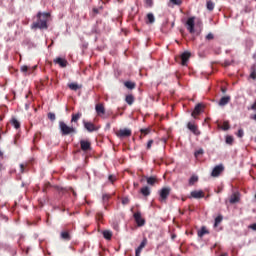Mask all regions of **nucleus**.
<instances>
[{
  "mask_svg": "<svg viewBox=\"0 0 256 256\" xmlns=\"http://www.w3.org/2000/svg\"><path fill=\"white\" fill-rule=\"evenodd\" d=\"M49 18H50L49 13L38 12L37 13V21L32 23L31 29H40V30L47 29V22L49 21Z\"/></svg>",
  "mask_w": 256,
  "mask_h": 256,
  "instance_id": "1",
  "label": "nucleus"
},
{
  "mask_svg": "<svg viewBox=\"0 0 256 256\" xmlns=\"http://www.w3.org/2000/svg\"><path fill=\"white\" fill-rule=\"evenodd\" d=\"M59 129L62 136H67L72 133L74 134L77 133V130L74 127L68 126L67 124H65L64 121L59 122Z\"/></svg>",
  "mask_w": 256,
  "mask_h": 256,
  "instance_id": "2",
  "label": "nucleus"
},
{
  "mask_svg": "<svg viewBox=\"0 0 256 256\" xmlns=\"http://www.w3.org/2000/svg\"><path fill=\"white\" fill-rule=\"evenodd\" d=\"M171 193V188L169 187H163L162 189H160L159 191V201L161 203H165L169 197V194Z\"/></svg>",
  "mask_w": 256,
  "mask_h": 256,
  "instance_id": "3",
  "label": "nucleus"
},
{
  "mask_svg": "<svg viewBox=\"0 0 256 256\" xmlns=\"http://www.w3.org/2000/svg\"><path fill=\"white\" fill-rule=\"evenodd\" d=\"M116 136H118L119 139H124L131 136V130L130 129H121L118 132H116Z\"/></svg>",
  "mask_w": 256,
  "mask_h": 256,
  "instance_id": "4",
  "label": "nucleus"
},
{
  "mask_svg": "<svg viewBox=\"0 0 256 256\" xmlns=\"http://www.w3.org/2000/svg\"><path fill=\"white\" fill-rule=\"evenodd\" d=\"M134 220H135V223H137L138 227L145 226V219L141 218V213L140 212H137V213L134 214Z\"/></svg>",
  "mask_w": 256,
  "mask_h": 256,
  "instance_id": "5",
  "label": "nucleus"
},
{
  "mask_svg": "<svg viewBox=\"0 0 256 256\" xmlns=\"http://www.w3.org/2000/svg\"><path fill=\"white\" fill-rule=\"evenodd\" d=\"M195 18L194 17H190L188 18L187 22L185 23V25L187 26V30L189 33L193 34L194 33V23Z\"/></svg>",
  "mask_w": 256,
  "mask_h": 256,
  "instance_id": "6",
  "label": "nucleus"
},
{
  "mask_svg": "<svg viewBox=\"0 0 256 256\" xmlns=\"http://www.w3.org/2000/svg\"><path fill=\"white\" fill-rule=\"evenodd\" d=\"M222 171H224V166L223 165H217L212 169L211 176L212 177H219L221 175Z\"/></svg>",
  "mask_w": 256,
  "mask_h": 256,
  "instance_id": "7",
  "label": "nucleus"
},
{
  "mask_svg": "<svg viewBox=\"0 0 256 256\" xmlns=\"http://www.w3.org/2000/svg\"><path fill=\"white\" fill-rule=\"evenodd\" d=\"M84 129L87 130L89 133H93L97 131L95 124H93L92 122H86V121H84Z\"/></svg>",
  "mask_w": 256,
  "mask_h": 256,
  "instance_id": "8",
  "label": "nucleus"
},
{
  "mask_svg": "<svg viewBox=\"0 0 256 256\" xmlns=\"http://www.w3.org/2000/svg\"><path fill=\"white\" fill-rule=\"evenodd\" d=\"M191 54L190 52H184L181 54V65L186 66L187 62L189 61Z\"/></svg>",
  "mask_w": 256,
  "mask_h": 256,
  "instance_id": "9",
  "label": "nucleus"
},
{
  "mask_svg": "<svg viewBox=\"0 0 256 256\" xmlns=\"http://www.w3.org/2000/svg\"><path fill=\"white\" fill-rule=\"evenodd\" d=\"M95 109H96L97 116L102 117V115L105 114V107L103 106L102 103L96 104Z\"/></svg>",
  "mask_w": 256,
  "mask_h": 256,
  "instance_id": "10",
  "label": "nucleus"
},
{
  "mask_svg": "<svg viewBox=\"0 0 256 256\" xmlns=\"http://www.w3.org/2000/svg\"><path fill=\"white\" fill-rule=\"evenodd\" d=\"M191 198L193 199H202L204 197L203 191L202 190H194L193 192L190 193Z\"/></svg>",
  "mask_w": 256,
  "mask_h": 256,
  "instance_id": "11",
  "label": "nucleus"
},
{
  "mask_svg": "<svg viewBox=\"0 0 256 256\" xmlns=\"http://www.w3.org/2000/svg\"><path fill=\"white\" fill-rule=\"evenodd\" d=\"M187 127H188V130L193 132L194 135H200V132L197 130V126L194 125L193 123L188 122Z\"/></svg>",
  "mask_w": 256,
  "mask_h": 256,
  "instance_id": "12",
  "label": "nucleus"
},
{
  "mask_svg": "<svg viewBox=\"0 0 256 256\" xmlns=\"http://www.w3.org/2000/svg\"><path fill=\"white\" fill-rule=\"evenodd\" d=\"M146 245H147V239L144 238L143 241L140 243V246H138V248L135 249V255H140L141 250H143V248H145Z\"/></svg>",
  "mask_w": 256,
  "mask_h": 256,
  "instance_id": "13",
  "label": "nucleus"
},
{
  "mask_svg": "<svg viewBox=\"0 0 256 256\" xmlns=\"http://www.w3.org/2000/svg\"><path fill=\"white\" fill-rule=\"evenodd\" d=\"M231 97L230 96H225L222 97L221 100H219L218 105L220 107H224L225 105H227L228 103H230Z\"/></svg>",
  "mask_w": 256,
  "mask_h": 256,
  "instance_id": "14",
  "label": "nucleus"
},
{
  "mask_svg": "<svg viewBox=\"0 0 256 256\" xmlns=\"http://www.w3.org/2000/svg\"><path fill=\"white\" fill-rule=\"evenodd\" d=\"M144 178H146V182L147 185L149 186H154L157 182L156 177L155 176H144Z\"/></svg>",
  "mask_w": 256,
  "mask_h": 256,
  "instance_id": "15",
  "label": "nucleus"
},
{
  "mask_svg": "<svg viewBox=\"0 0 256 256\" xmlns=\"http://www.w3.org/2000/svg\"><path fill=\"white\" fill-rule=\"evenodd\" d=\"M54 63L58 64L62 68L67 67V60H65L64 58H56V60H54Z\"/></svg>",
  "mask_w": 256,
  "mask_h": 256,
  "instance_id": "16",
  "label": "nucleus"
},
{
  "mask_svg": "<svg viewBox=\"0 0 256 256\" xmlns=\"http://www.w3.org/2000/svg\"><path fill=\"white\" fill-rule=\"evenodd\" d=\"M240 201V197H239V194H232L231 197L229 198V203L231 204H236V203H239Z\"/></svg>",
  "mask_w": 256,
  "mask_h": 256,
  "instance_id": "17",
  "label": "nucleus"
},
{
  "mask_svg": "<svg viewBox=\"0 0 256 256\" xmlns=\"http://www.w3.org/2000/svg\"><path fill=\"white\" fill-rule=\"evenodd\" d=\"M80 146H81V150H82V151L90 150V142L81 140Z\"/></svg>",
  "mask_w": 256,
  "mask_h": 256,
  "instance_id": "18",
  "label": "nucleus"
},
{
  "mask_svg": "<svg viewBox=\"0 0 256 256\" xmlns=\"http://www.w3.org/2000/svg\"><path fill=\"white\" fill-rule=\"evenodd\" d=\"M141 195L144 197H149L150 196V188L149 186H144L143 188L140 189Z\"/></svg>",
  "mask_w": 256,
  "mask_h": 256,
  "instance_id": "19",
  "label": "nucleus"
},
{
  "mask_svg": "<svg viewBox=\"0 0 256 256\" xmlns=\"http://www.w3.org/2000/svg\"><path fill=\"white\" fill-rule=\"evenodd\" d=\"M202 110V104H197L196 108H194L193 113H191V116L199 115Z\"/></svg>",
  "mask_w": 256,
  "mask_h": 256,
  "instance_id": "20",
  "label": "nucleus"
},
{
  "mask_svg": "<svg viewBox=\"0 0 256 256\" xmlns=\"http://www.w3.org/2000/svg\"><path fill=\"white\" fill-rule=\"evenodd\" d=\"M60 238L65 240V241H69L71 239L69 233L67 231H62L60 233Z\"/></svg>",
  "mask_w": 256,
  "mask_h": 256,
  "instance_id": "21",
  "label": "nucleus"
},
{
  "mask_svg": "<svg viewBox=\"0 0 256 256\" xmlns=\"http://www.w3.org/2000/svg\"><path fill=\"white\" fill-rule=\"evenodd\" d=\"M125 102H127L128 105H133L134 103V97L133 95H127V97H125Z\"/></svg>",
  "mask_w": 256,
  "mask_h": 256,
  "instance_id": "22",
  "label": "nucleus"
},
{
  "mask_svg": "<svg viewBox=\"0 0 256 256\" xmlns=\"http://www.w3.org/2000/svg\"><path fill=\"white\" fill-rule=\"evenodd\" d=\"M103 237H104V239H106V240H111V238H112V232H111V231H108V230L103 231Z\"/></svg>",
  "mask_w": 256,
  "mask_h": 256,
  "instance_id": "23",
  "label": "nucleus"
},
{
  "mask_svg": "<svg viewBox=\"0 0 256 256\" xmlns=\"http://www.w3.org/2000/svg\"><path fill=\"white\" fill-rule=\"evenodd\" d=\"M125 87L130 89V90H133L134 88H136V84L134 82H130V81H127L125 82Z\"/></svg>",
  "mask_w": 256,
  "mask_h": 256,
  "instance_id": "24",
  "label": "nucleus"
},
{
  "mask_svg": "<svg viewBox=\"0 0 256 256\" xmlns=\"http://www.w3.org/2000/svg\"><path fill=\"white\" fill-rule=\"evenodd\" d=\"M10 123L12 124L13 128L19 129L20 124H19V121H18L16 118H12V120L10 121Z\"/></svg>",
  "mask_w": 256,
  "mask_h": 256,
  "instance_id": "25",
  "label": "nucleus"
},
{
  "mask_svg": "<svg viewBox=\"0 0 256 256\" xmlns=\"http://www.w3.org/2000/svg\"><path fill=\"white\" fill-rule=\"evenodd\" d=\"M208 233H209L208 230H206L205 227H202V229H200V231L197 232V235H198L199 237H203V236H205V235L208 234Z\"/></svg>",
  "mask_w": 256,
  "mask_h": 256,
  "instance_id": "26",
  "label": "nucleus"
},
{
  "mask_svg": "<svg viewBox=\"0 0 256 256\" xmlns=\"http://www.w3.org/2000/svg\"><path fill=\"white\" fill-rule=\"evenodd\" d=\"M234 138L231 135H227L225 138V143L228 145H233Z\"/></svg>",
  "mask_w": 256,
  "mask_h": 256,
  "instance_id": "27",
  "label": "nucleus"
},
{
  "mask_svg": "<svg viewBox=\"0 0 256 256\" xmlns=\"http://www.w3.org/2000/svg\"><path fill=\"white\" fill-rule=\"evenodd\" d=\"M81 118V113L72 114L71 122H78Z\"/></svg>",
  "mask_w": 256,
  "mask_h": 256,
  "instance_id": "28",
  "label": "nucleus"
},
{
  "mask_svg": "<svg viewBox=\"0 0 256 256\" xmlns=\"http://www.w3.org/2000/svg\"><path fill=\"white\" fill-rule=\"evenodd\" d=\"M206 7H207V10L213 11L215 4L212 1H207Z\"/></svg>",
  "mask_w": 256,
  "mask_h": 256,
  "instance_id": "29",
  "label": "nucleus"
},
{
  "mask_svg": "<svg viewBox=\"0 0 256 256\" xmlns=\"http://www.w3.org/2000/svg\"><path fill=\"white\" fill-rule=\"evenodd\" d=\"M69 89L77 91L78 89H80V86H78L77 83H71L68 85Z\"/></svg>",
  "mask_w": 256,
  "mask_h": 256,
  "instance_id": "30",
  "label": "nucleus"
},
{
  "mask_svg": "<svg viewBox=\"0 0 256 256\" xmlns=\"http://www.w3.org/2000/svg\"><path fill=\"white\" fill-rule=\"evenodd\" d=\"M222 216L221 215H219L218 217H216L215 218V224H213V226L215 227V228H217L218 227V225L222 222Z\"/></svg>",
  "mask_w": 256,
  "mask_h": 256,
  "instance_id": "31",
  "label": "nucleus"
},
{
  "mask_svg": "<svg viewBox=\"0 0 256 256\" xmlns=\"http://www.w3.org/2000/svg\"><path fill=\"white\" fill-rule=\"evenodd\" d=\"M147 20L149 21V24H153L155 22V16H153L152 13L147 14Z\"/></svg>",
  "mask_w": 256,
  "mask_h": 256,
  "instance_id": "32",
  "label": "nucleus"
},
{
  "mask_svg": "<svg viewBox=\"0 0 256 256\" xmlns=\"http://www.w3.org/2000/svg\"><path fill=\"white\" fill-rule=\"evenodd\" d=\"M169 2L175 6H181V4H183L182 0H169Z\"/></svg>",
  "mask_w": 256,
  "mask_h": 256,
  "instance_id": "33",
  "label": "nucleus"
},
{
  "mask_svg": "<svg viewBox=\"0 0 256 256\" xmlns=\"http://www.w3.org/2000/svg\"><path fill=\"white\" fill-rule=\"evenodd\" d=\"M199 180V178L197 176H191L190 180H189V184L193 185L195 184L197 181Z\"/></svg>",
  "mask_w": 256,
  "mask_h": 256,
  "instance_id": "34",
  "label": "nucleus"
},
{
  "mask_svg": "<svg viewBox=\"0 0 256 256\" xmlns=\"http://www.w3.org/2000/svg\"><path fill=\"white\" fill-rule=\"evenodd\" d=\"M47 118H49L50 121L54 122L56 120L55 113L49 112V114H47Z\"/></svg>",
  "mask_w": 256,
  "mask_h": 256,
  "instance_id": "35",
  "label": "nucleus"
},
{
  "mask_svg": "<svg viewBox=\"0 0 256 256\" xmlns=\"http://www.w3.org/2000/svg\"><path fill=\"white\" fill-rule=\"evenodd\" d=\"M109 199H111V196H110V195H108V194H103V196H102V201H103L104 204L107 203V202L109 201Z\"/></svg>",
  "mask_w": 256,
  "mask_h": 256,
  "instance_id": "36",
  "label": "nucleus"
},
{
  "mask_svg": "<svg viewBox=\"0 0 256 256\" xmlns=\"http://www.w3.org/2000/svg\"><path fill=\"white\" fill-rule=\"evenodd\" d=\"M244 136V131H243V129H239L238 130V133H237V137L238 138H242Z\"/></svg>",
  "mask_w": 256,
  "mask_h": 256,
  "instance_id": "37",
  "label": "nucleus"
},
{
  "mask_svg": "<svg viewBox=\"0 0 256 256\" xmlns=\"http://www.w3.org/2000/svg\"><path fill=\"white\" fill-rule=\"evenodd\" d=\"M108 180L110 183H114L117 180V178L114 175H110Z\"/></svg>",
  "mask_w": 256,
  "mask_h": 256,
  "instance_id": "38",
  "label": "nucleus"
},
{
  "mask_svg": "<svg viewBox=\"0 0 256 256\" xmlns=\"http://www.w3.org/2000/svg\"><path fill=\"white\" fill-rule=\"evenodd\" d=\"M230 129V124H228L227 122L224 123V126L222 127V130L224 131H228Z\"/></svg>",
  "mask_w": 256,
  "mask_h": 256,
  "instance_id": "39",
  "label": "nucleus"
},
{
  "mask_svg": "<svg viewBox=\"0 0 256 256\" xmlns=\"http://www.w3.org/2000/svg\"><path fill=\"white\" fill-rule=\"evenodd\" d=\"M203 154V149H199L198 151L194 152V156L198 157Z\"/></svg>",
  "mask_w": 256,
  "mask_h": 256,
  "instance_id": "40",
  "label": "nucleus"
},
{
  "mask_svg": "<svg viewBox=\"0 0 256 256\" xmlns=\"http://www.w3.org/2000/svg\"><path fill=\"white\" fill-rule=\"evenodd\" d=\"M96 218H97V220H102V218H103V213L102 212H97V214H96Z\"/></svg>",
  "mask_w": 256,
  "mask_h": 256,
  "instance_id": "41",
  "label": "nucleus"
},
{
  "mask_svg": "<svg viewBox=\"0 0 256 256\" xmlns=\"http://www.w3.org/2000/svg\"><path fill=\"white\" fill-rule=\"evenodd\" d=\"M129 202L130 200L127 197L122 199V205H127Z\"/></svg>",
  "mask_w": 256,
  "mask_h": 256,
  "instance_id": "42",
  "label": "nucleus"
},
{
  "mask_svg": "<svg viewBox=\"0 0 256 256\" xmlns=\"http://www.w3.org/2000/svg\"><path fill=\"white\" fill-rule=\"evenodd\" d=\"M206 40H208V41L213 40V34L212 33L207 34L206 35Z\"/></svg>",
  "mask_w": 256,
  "mask_h": 256,
  "instance_id": "43",
  "label": "nucleus"
},
{
  "mask_svg": "<svg viewBox=\"0 0 256 256\" xmlns=\"http://www.w3.org/2000/svg\"><path fill=\"white\" fill-rule=\"evenodd\" d=\"M250 78L256 79V71L253 70L252 73H250Z\"/></svg>",
  "mask_w": 256,
  "mask_h": 256,
  "instance_id": "44",
  "label": "nucleus"
},
{
  "mask_svg": "<svg viewBox=\"0 0 256 256\" xmlns=\"http://www.w3.org/2000/svg\"><path fill=\"white\" fill-rule=\"evenodd\" d=\"M146 5L149 7L153 6V0H146Z\"/></svg>",
  "mask_w": 256,
  "mask_h": 256,
  "instance_id": "45",
  "label": "nucleus"
},
{
  "mask_svg": "<svg viewBox=\"0 0 256 256\" xmlns=\"http://www.w3.org/2000/svg\"><path fill=\"white\" fill-rule=\"evenodd\" d=\"M232 64V62L230 60H225L224 62V67H228Z\"/></svg>",
  "mask_w": 256,
  "mask_h": 256,
  "instance_id": "46",
  "label": "nucleus"
},
{
  "mask_svg": "<svg viewBox=\"0 0 256 256\" xmlns=\"http://www.w3.org/2000/svg\"><path fill=\"white\" fill-rule=\"evenodd\" d=\"M248 229H252L253 231H256V223L248 226Z\"/></svg>",
  "mask_w": 256,
  "mask_h": 256,
  "instance_id": "47",
  "label": "nucleus"
},
{
  "mask_svg": "<svg viewBox=\"0 0 256 256\" xmlns=\"http://www.w3.org/2000/svg\"><path fill=\"white\" fill-rule=\"evenodd\" d=\"M21 71H22L23 73H26V72L28 71V67H27L26 65L22 66V67H21Z\"/></svg>",
  "mask_w": 256,
  "mask_h": 256,
  "instance_id": "48",
  "label": "nucleus"
},
{
  "mask_svg": "<svg viewBox=\"0 0 256 256\" xmlns=\"http://www.w3.org/2000/svg\"><path fill=\"white\" fill-rule=\"evenodd\" d=\"M152 144H153V140H149V142H147V149L152 148Z\"/></svg>",
  "mask_w": 256,
  "mask_h": 256,
  "instance_id": "49",
  "label": "nucleus"
},
{
  "mask_svg": "<svg viewBox=\"0 0 256 256\" xmlns=\"http://www.w3.org/2000/svg\"><path fill=\"white\" fill-rule=\"evenodd\" d=\"M101 9H102V7H100V8H94V9H93L94 14H99V10H101Z\"/></svg>",
  "mask_w": 256,
  "mask_h": 256,
  "instance_id": "50",
  "label": "nucleus"
},
{
  "mask_svg": "<svg viewBox=\"0 0 256 256\" xmlns=\"http://www.w3.org/2000/svg\"><path fill=\"white\" fill-rule=\"evenodd\" d=\"M250 109H252L253 111H256V103H254L252 106H250Z\"/></svg>",
  "mask_w": 256,
  "mask_h": 256,
  "instance_id": "51",
  "label": "nucleus"
},
{
  "mask_svg": "<svg viewBox=\"0 0 256 256\" xmlns=\"http://www.w3.org/2000/svg\"><path fill=\"white\" fill-rule=\"evenodd\" d=\"M250 119L256 122V114L250 116Z\"/></svg>",
  "mask_w": 256,
  "mask_h": 256,
  "instance_id": "52",
  "label": "nucleus"
},
{
  "mask_svg": "<svg viewBox=\"0 0 256 256\" xmlns=\"http://www.w3.org/2000/svg\"><path fill=\"white\" fill-rule=\"evenodd\" d=\"M141 133H144V135H147L148 131L147 129H141Z\"/></svg>",
  "mask_w": 256,
  "mask_h": 256,
  "instance_id": "53",
  "label": "nucleus"
},
{
  "mask_svg": "<svg viewBox=\"0 0 256 256\" xmlns=\"http://www.w3.org/2000/svg\"><path fill=\"white\" fill-rule=\"evenodd\" d=\"M197 26L202 27V21L201 20H197Z\"/></svg>",
  "mask_w": 256,
  "mask_h": 256,
  "instance_id": "54",
  "label": "nucleus"
},
{
  "mask_svg": "<svg viewBox=\"0 0 256 256\" xmlns=\"http://www.w3.org/2000/svg\"><path fill=\"white\" fill-rule=\"evenodd\" d=\"M19 167L21 168V173H24V165L21 164V165H19Z\"/></svg>",
  "mask_w": 256,
  "mask_h": 256,
  "instance_id": "55",
  "label": "nucleus"
},
{
  "mask_svg": "<svg viewBox=\"0 0 256 256\" xmlns=\"http://www.w3.org/2000/svg\"><path fill=\"white\" fill-rule=\"evenodd\" d=\"M69 191H71L74 196H77V193L74 192V190H72V188H69Z\"/></svg>",
  "mask_w": 256,
  "mask_h": 256,
  "instance_id": "56",
  "label": "nucleus"
},
{
  "mask_svg": "<svg viewBox=\"0 0 256 256\" xmlns=\"http://www.w3.org/2000/svg\"><path fill=\"white\" fill-rule=\"evenodd\" d=\"M145 180H146V178H145V176H143V178L140 179V182L143 183V182H145Z\"/></svg>",
  "mask_w": 256,
  "mask_h": 256,
  "instance_id": "57",
  "label": "nucleus"
},
{
  "mask_svg": "<svg viewBox=\"0 0 256 256\" xmlns=\"http://www.w3.org/2000/svg\"><path fill=\"white\" fill-rule=\"evenodd\" d=\"M30 107V105L29 104H25V109H27L28 110V108Z\"/></svg>",
  "mask_w": 256,
  "mask_h": 256,
  "instance_id": "58",
  "label": "nucleus"
},
{
  "mask_svg": "<svg viewBox=\"0 0 256 256\" xmlns=\"http://www.w3.org/2000/svg\"><path fill=\"white\" fill-rule=\"evenodd\" d=\"M253 59L256 61V53L253 54Z\"/></svg>",
  "mask_w": 256,
  "mask_h": 256,
  "instance_id": "59",
  "label": "nucleus"
},
{
  "mask_svg": "<svg viewBox=\"0 0 256 256\" xmlns=\"http://www.w3.org/2000/svg\"><path fill=\"white\" fill-rule=\"evenodd\" d=\"M227 92V90H225V88H222V93H226Z\"/></svg>",
  "mask_w": 256,
  "mask_h": 256,
  "instance_id": "60",
  "label": "nucleus"
},
{
  "mask_svg": "<svg viewBox=\"0 0 256 256\" xmlns=\"http://www.w3.org/2000/svg\"><path fill=\"white\" fill-rule=\"evenodd\" d=\"M60 191H62V192H67L68 190L67 189H64V188H62Z\"/></svg>",
  "mask_w": 256,
  "mask_h": 256,
  "instance_id": "61",
  "label": "nucleus"
},
{
  "mask_svg": "<svg viewBox=\"0 0 256 256\" xmlns=\"http://www.w3.org/2000/svg\"><path fill=\"white\" fill-rule=\"evenodd\" d=\"M134 187H139V184L138 183H134Z\"/></svg>",
  "mask_w": 256,
  "mask_h": 256,
  "instance_id": "62",
  "label": "nucleus"
},
{
  "mask_svg": "<svg viewBox=\"0 0 256 256\" xmlns=\"http://www.w3.org/2000/svg\"><path fill=\"white\" fill-rule=\"evenodd\" d=\"M220 256H228V254H227V253H224V254H221Z\"/></svg>",
  "mask_w": 256,
  "mask_h": 256,
  "instance_id": "63",
  "label": "nucleus"
},
{
  "mask_svg": "<svg viewBox=\"0 0 256 256\" xmlns=\"http://www.w3.org/2000/svg\"><path fill=\"white\" fill-rule=\"evenodd\" d=\"M0 157H3V152L2 151H0Z\"/></svg>",
  "mask_w": 256,
  "mask_h": 256,
  "instance_id": "64",
  "label": "nucleus"
}]
</instances>
